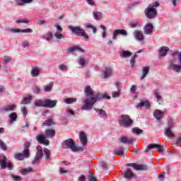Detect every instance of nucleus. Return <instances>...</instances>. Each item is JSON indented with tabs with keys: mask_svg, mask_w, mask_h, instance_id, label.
Listing matches in <instances>:
<instances>
[{
	"mask_svg": "<svg viewBox=\"0 0 181 181\" xmlns=\"http://www.w3.org/2000/svg\"><path fill=\"white\" fill-rule=\"evenodd\" d=\"M30 145L31 144L29 141H26L23 145L24 149L21 154H23V157L25 158V159H28L30 157V152L29 151Z\"/></svg>",
	"mask_w": 181,
	"mask_h": 181,
	"instance_id": "obj_7",
	"label": "nucleus"
},
{
	"mask_svg": "<svg viewBox=\"0 0 181 181\" xmlns=\"http://www.w3.org/2000/svg\"><path fill=\"white\" fill-rule=\"evenodd\" d=\"M78 63H79L80 66H82V67H84V66L86 64V59H84L83 57H80Z\"/></svg>",
	"mask_w": 181,
	"mask_h": 181,
	"instance_id": "obj_55",
	"label": "nucleus"
},
{
	"mask_svg": "<svg viewBox=\"0 0 181 181\" xmlns=\"http://www.w3.org/2000/svg\"><path fill=\"white\" fill-rule=\"evenodd\" d=\"M16 109V105L10 103L6 106H4L2 109L1 111L3 112H9V111H15V110Z\"/></svg>",
	"mask_w": 181,
	"mask_h": 181,
	"instance_id": "obj_17",
	"label": "nucleus"
},
{
	"mask_svg": "<svg viewBox=\"0 0 181 181\" xmlns=\"http://www.w3.org/2000/svg\"><path fill=\"white\" fill-rule=\"evenodd\" d=\"M124 176L125 179H132V177H135V174L132 173V170L128 168L126 171L124 172Z\"/></svg>",
	"mask_w": 181,
	"mask_h": 181,
	"instance_id": "obj_20",
	"label": "nucleus"
},
{
	"mask_svg": "<svg viewBox=\"0 0 181 181\" xmlns=\"http://www.w3.org/2000/svg\"><path fill=\"white\" fill-rule=\"evenodd\" d=\"M57 105V100H52L50 99H47L45 100V106L47 108H54L55 105Z\"/></svg>",
	"mask_w": 181,
	"mask_h": 181,
	"instance_id": "obj_16",
	"label": "nucleus"
},
{
	"mask_svg": "<svg viewBox=\"0 0 181 181\" xmlns=\"http://www.w3.org/2000/svg\"><path fill=\"white\" fill-rule=\"evenodd\" d=\"M127 166L130 168H133L135 170H146L148 169V166L146 165H138L136 163H128Z\"/></svg>",
	"mask_w": 181,
	"mask_h": 181,
	"instance_id": "obj_12",
	"label": "nucleus"
},
{
	"mask_svg": "<svg viewBox=\"0 0 181 181\" xmlns=\"http://www.w3.org/2000/svg\"><path fill=\"white\" fill-rule=\"evenodd\" d=\"M148 6H151V8H158L159 6V3L158 1H155L151 5H149Z\"/></svg>",
	"mask_w": 181,
	"mask_h": 181,
	"instance_id": "obj_64",
	"label": "nucleus"
},
{
	"mask_svg": "<svg viewBox=\"0 0 181 181\" xmlns=\"http://www.w3.org/2000/svg\"><path fill=\"white\" fill-rule=\"evenodd\" d=\"M8 122L10 124H13V122H15L18 119V114H16V112H11L8 115Z\"/></svg>",
	"mask_w": 181,
	"mask_h": 181,
	"instance_id": "obj_27",
	"label": "nucleus"
},
{
	"mask_svg": "<svg viewBox=\"0 0 181 181\" xmlns=\"http://www.w3.org/2000/svg\"><path fill=\"white\" fill-rule=\"evenodd\" d=\"M30 44L29 43V41H28V40H25V41H23V43H22V46H23V47H29V45H30Z\"/></svg>",
	"mask_w": 181,
	"mask_h": 181,
	"instance_id": "obj_63",
	"label": "nucleus"
},
{
	"mask_svg": "<svg viewBox=\"0 0 181 181\" xmlns=\"http://www.w3.org/2000/svg\"><path fill=\"white\" fill-rule=\"evenodd\" d=\"M150 149H156L159 153L163 152V146L158 144H151L147 146V148L144 151L146 153H148Z\"/></svg>",
	"mask_w": 181,
	"mask_h": 181,
	"instance_id": "obj_6",
	"label": "nucleus"
},
{
	"mask_svg": "<svg viewBox=\"0 0 181 181\" xmlns=\"http://www.w3.org/2000/svg\"><path fill=\"white\" fill-rule=\"evenodd\" d=\"M44 153L45 155V159H49L50 158V151L47 148H45Z\"/></svg>",
	"mask_w": 181,
	"mask_h": 181,
	"instance_id": "obj_52",
	"label": "nucleus"
},
{
	"mask_svg": "<svg viewBox=\"0 0 181 181\" xmlns=\"http://www.w3.org/2000/svg\"><path fill=\"white\" fill-rule=\"evenodd\" d=\"M175 59H171L170 61V64L168 66V70H170V69H173V71H176V73H180L181 66L175 64Z\"/></svg>",
	"mask_w": 181,
	"mask_h": 181,
	"instance_id": "obj_9",
	"label": "nucleus"
},
{
	"mask_svg": "<svg viewBox=\"0 0 181 181\" xmlns=\"http://www.w3.org/2000/svg\"><path fill=\"white\" fill-rule=\"evenodd\" d=\"M166 173L163 172L162 174L158 175V180L159 181H165V175Z\"/></svg>",
	"mask_w": 181,
	"mask_h": 181,
	"instance_id": "obj_56",
	"label": "nucleus"
},
{
	"mask_svg": "<svg viewBox=\"0 0 181 181\" xmlns=\"http://www.w3.org/2000/svg\"><path fill=\"white\" fill-rule=\"evenodd\" d=\"M15 2L16 5L22 6L25 4H31V2H33V0H16Z\"/></svg>",
	"mask_w": 181,
	"mask_h": 181,
	"instance_id": "obj_32",
	"label": "nucleus"
},
{
	"mask_svg": "<svg viewBox=\"0 0 181 181\" xmlns=\"http://www.w3.org/2000/svg\"><path fill=\"white\" fill-rule=\"evenodd\" d=\"M69 29L77 36H83L85 39H89L88 35H87L84 29L81 28L80 26H69Z\"/></svg>",
	"mask_w": 181,
	"mask_h": 181,
	"instance_id": "obj_4",
	"label": "nucleus"
},
{
	"mask_svg": "<svg viewBox=\"0 0 181 181\" xmlns=\"http://www.w3.org/2000/svg\"><path fill=\"white\" fill-rule=\"evenodd\" d=\"M86 98L83 99L82 103L83 105L81 106V110L83 111H88L93 109V105L103 98H107L110 100L111 97L107 96L103 93H98L94 95V90L90 86H86L85 88Z\"/></svg>",
	"mask_w": 181,
	"mask_h": 181,
	"instance_id": "obj_1",
	"label": "nucleus"
},
{
	"mask_svg": "<svg viewBox=\"0 0 181 181\" xmlns=\"http://www.w3.org/2000/svg\"><path fill=\"white\" fill-rule=\"evenodd\" d=\"M115 87L116 88L117 90H113L112 92V96L113 97V98H118V97L121 95V92L119 90V83H118V81L115 83Z\"/></svg>",
	"mask_w": 181,
	"mask_h": 181,
	"instance_id": "obj_15",
	"label": "nucleus"
},
{
	"mask_svg": "<svg viewBox=\"0 0 181 181\" xmlns=\"http://www.w3.org/2000/svg\"><path fill=\"white\" fill-rule=\"evenodd\" d=\"M68 53H73L74 52H81V53H84V49H83L81 47L78 46H74L72 47H70L67 49Z\"/></svg>",
	"mask_w": 181,
	"mask_h": 181,
	"instance_id": "obj_28",
	"label": "nucleus"
},
{
	"mask_svg": "<svg viewBox=\"0 0 181 181\" xmlns=\"http://www.w3.org/2000/svg\"><path fill=\"white\" fill-rule=\"evenodd\" d=\"M32 95H28L23 99L21 101V104H30V101H32Z\"/></svg>",
	"mask_w": 181,
	"mask_h": 181,
	"instance_id": "obj_40",
	"label": "nucleus"
},
{
	"mask_svg": "<svg viewBox=\"0 0 181 181\" xmlns=\"http://www.w3.org/2000/svg\"><path fill=\"white\" fill-rule=\"evenodd\" d=\"M119 124L120 127H124V128H129V127H132V124H134V120L131 119L127 115H122L119 119Z\"/></svg>",
	"mask_w": 181,
	"mask_h": 181,
	"instance_id": "obj_2",
	"label": "nucleus"
},
{
	"mask_svg": "<svg viewBox=\"0 0 181 181\" xmlns=\"http://www.w3.org/2000/svg\"><path fill=\"white\" fill-rule=\"evenodd\" d=\"M33 90L35 94H39L40 93V88L39 86H34Z\"/></svg>",
	"mask_w": 181,
	"mask_h": 181,
	"instance_id": "obj_62",
	"label": "nucleus"
},
{
	"mask_svg": "<svg viewBox=\"0 0 181 181\" xmlns=\"http://www.w3.org/2000/svg\"><path fill=\"white\" fill-rule=\"evenodd\" d=\"M176 54H178L179 63L180 64H181V53L179 54V52H175L172 54V56L174 57V56H176Z\"/></svg>",
	"mask_w": 181,
	"mask_h": 181,
	"instance_id": "obj_61",
	"label": "nucleus"
},
{
	"mask_svg": "<svg viewBox=\"0 0 181 181\" xmlns=\"http://www.w3.org/2000/svg\"><path fill=\"white\" fill-rule=\"evenodd\" d=\"M118 35H122V36H128V33L125 30L117 29L115 30L112 33V39L113 40H117V36Z\"/></svg>",
	"mask_w": 181,
	"mask_h": 181,
	"instance_id": "obj_10",
	"label": "nucleus"
},
{
	"mask_svg": "<svg viewBox=\"0 0 181 181\" xmlns=\"http://www.w3.org/2000/svg\"><path fill=\"white\" fill-rule=\"evenodd\" d=\"M4 64H8V63H11L12 62V57L4 56Z\"/></svg>",
	"mask_w": 181,
	"mask_h": 181,
	"instance_id": "obj_50",
	"label": "nucleus"
},
{
	"mask_svg": "<svg viewBox=\"0 0 181 181\" xmlns=\"http://www.w3.org/2000/svg\"><path fill=\"white\" fill-rule=\"evenodd\" d=\"M79 139L81 141V144H82L83 146H86V144H87V135H86L84 132H81L79 134Z\"/></svg>",
	"mask_w": 181,
	"mask_h": 181,
	"instance_id": "obj_24",
	"label": "nucleus"
},
{
	"mask_svg": "<svg viewBox=\"0 0 181 181\" xmlns=\"http://www.w3.org/2000/svg\"><path fill=\"white\" fill-rule=\"evenodd\" d=\"M76 101H77V98H69L65 99L64 103L65 104H73V103H76Z\"/></svg>",
	"mask_w": 181,
	"mask_h": 181,
	"instance_id": "obj_45",
	"label": "nucleus"
},
{
	"mask_svg": "<svg viewBox=\"0 0 181 181\" xmlns=\"http://www.w3.org/2000/svg\"><path fill=\"white\" fill-rule=\"evenodd\" d=\"M134 36L136 40H137L139 42H142L144 39H145V37L144 36V33L141 31L136 30L133 33Z\"/></svg>",
	"mask_w": 181,
	"mask_h": 181,
	"instance_id": "obj_18",
	"label": "nucleus"
},
{
	"mask_svg": "<svg viewBox=\"0 0 181 181\" xmlns=\"http://www.w3.org/2000/svg\"><path fill=\"white\" fill-rule=\"evenodd\" d=\"M120 56L123 59H128V57H131L132 56V52L127 50H122L120 52Z\"/></svg>",
	"mask_w": 181,
	"mask_h": 181,
	"instance_id": "obj_30",
	"label": "nucleus"
},
{
	"mask_svg": "<svg viewBox=\"0 0 181 181\" xmlns=\"http://www.w3.org/2000/svg\"><path fill=\"white\" fill-rule=\"evenodd\" d=\"M55 37L57 39H64V36L62 34V32L57 31L54 33Z\"/></svg>",
	"mask_w": 181,
	"mask_h": 181,
	"instance_id": "obj_48",
	"label": "nucleus"
},
{
	"mask_svg": "<svg viewBox=\"0 0 181 181\" xmlns=\"http://www.w3.org/2000/svg\"><path fill=\"white\" fill-rule=\"evenodd\" d=\"M95 110L98 112V117L107 118V112L105 110L101 109H95Z\"/></svg>",
	"mask_w": 181,
	"mask_h": 181,
	"instance_id": "obj_34",
	"label": "nucleus"
},
{
	"mask_svg": "<svg viewBox=\"0 0 181 181\" xmlns=\"http://www.w3.org/2000/svg\"><path fill=\"white\" fill-rule=\"evenodd\" d=\"M62 148L64 149H71L72 152H77L78 147L76 146V143L71 139H69L62 143Z\"/></svg>",
	"mask_w": 181,
	"mask_h": 181,
	"instance_id": "obj_3",
	"label": "nucleus"
},
{
	"mask_svg": "<svg viewBox=\"0 0 181 181\" xmlns=\"http://www.w3.org/2000/svg\"><path fill=\"white\" fill-rule=\"evenodd\" d=\"M37 150L35 160H39V159H42V156H43V148H42L41 146H37Z\"/></svg>",
	"mask_w": 181,
	"mask_h": 181,
	"instance_id": "obj_23",
	"label": "nucleus"
},
{
	"mask_svg": "<svg viewBox=\"0 0 181 181\" xmlns=\"http://www.w3.org/2000/svg\"><path fill=\"white\" fill-rule=\"evenodd\" d=\"M0 166L1 169H6V168L12 169V163H6V157L4 156H0Z\"/></svg>",
	"mask_w": 181,
	"mask_h": 181,
	"instance_id": "obj_8",
	"label": "nucleus"
},
{
	"mask_svg": "<svg viewBox=\"0 0 181 181\" xmlns=\"http://www.w3.org/2000/svg\"><path fill=\"white\" fill-rule=\"evenodd\" d=\"M0 148L3 149V151H6V144H5L2 140H0Z\"/></svg>",
	"mask_w": 181,
	"mask_h": 181,
	"instance_id": "obj_59",
	"label": "nucleus"
},
{
	"mask_svg": "<svg viewBox=\"0 0 181 181\" xmlns=\"http://www.w3.org/2000/svg\"><path fill=\"white\" fill-rule=\"evenodd\" d=\"M173 125H175V121L172 119L168 120V128H173Z\"/></svg>",
	"mask_w": 181,
	"mask_h": 181,
	"instance_id": "obj_54",
	"label": "nucleus"
},
{
	"mask_svg": "<svg viewBox=\"0 0 181 181\" xmlns=\"http://www.w3.org/2000/svg\"><path fill=\"white\" fill-rule=\"evenodd\" d=\"M56 135V132L54 129H47L45 131L46 138H53Z\"/></svg>",
	"mask_w": 181,
	"mask_h": 181,
	"instance_id": "obj_31",
	"label": "nucleus"
},
{
	"mask_svg": "<svg viewBox=\"0 0 181 181\" xmlns=\"http://www.w3.org/2000/svg\"><path fill=\"white\" fill-rule=\"evenodd\" d=\"M32 172V168H24L22 169L21 173L22 175H28V173H30Z\"/></svg>",
	"mask_w": 181,
	"mask_h": 181,
	"instance_id": "obj_47",
	"label": "nucleus"
},
{
	"mask_svg": "<svg viewBox=\"0 0 181 181\" xmlns=\"http://www.w3.org/2000/svg\"><path fill=\"white\" fill-rule=\"evenodd\" d=\"M138 2L132 3L127 6V9H132L133 8H135V6H137Z\"/></svg>",
	"mask_w": 181,
	"mask_h": 181,
	"instance_id": "obj_57",
	"label": "nucleus"
},
{
	"mask_svg": "<svg viewBox=\"0 0 181 181\" xmlns=\"http://www.w3.org/2000/svg\"><path fill=\"white\" fill-rule=\"evenodd\" d=\"M93 17L95 21H100L103 18V13L101 12L95 11L93 12Z\"/></svg>",
	"mask_w": 181,
	"mask_h": 181,
	"instance_id": "obj_41",
	"label": "nucleus"
},
{
	"mask_svg": "<svg viewBox=\"0 0 181 181\" xmlns=\"http://www.w3.org/2000/svg\"><path fill=\"white\" fill-rule=\"evenodd\" d=\"M16 23H29V20L28 19H23V20H17L16 21Z\"/></svg>",
	"mask_w": 181,
	"mask_h": 181,
	"instance_id": "obj_58",
	"label": "nucleus"
},
{
	"mask_svg": "<svg viewBox=\"0 0 181 181\" xmlns=\"http://www.w3.org/2000/svg\"><path fill=\"white\" fill-rule=\"evenodd\" d=\"M142 132H144V131L138 127L132 129V133L136 135H139V134H142Z\"/></svg>",
	"mask_w": 181,
	"mask_h": 181,
	"instance_id": "obj_46",
	"label": "nucleus"
},
{
	"mask_svg": "<svg viewBox=\"0 0 181 181\" xmlns=\"http://www.w3.org/2000/svg\"><path fill=\"white\" fill-rule=\"evenodd\" d=\"M34 105L35 107H45V100L41 99L35 100Z\"/></svg>",
	"mask_w": 181,
	"mask_h": 181,
	"instance_id": "obj_36",
	"label": "nucleus"
},
{
	"mask_svg": "<svg viewBox=\"0 0 181 181\" xmlns=\"http://www.w3.org/2000/svg\"><path fill=\"white\" fill-rule=\"evenodd\" d=\"M67 69H68L67 65L64 64H60L58 67V70H62V71H66Z\"/></svg>",
	"mask_w": 181,
	"mask_h": 181,
	"instance_id": "obj_49",
	"label": "nucleus"
},
{
	"mask_svg": "<svg viewBox=\"0 0 181 181\" xmlns=\"http://www.w3.org/2000/svg\"><path fill=\"white\" fill-rule=\"evenodd\" d=\"M52 88H53V83H50L44 86V91H45V93H50V91H52Z\"/></svg>",
	"mask_w": 181,
	"mask_h": 181,
	"instance_id": "obj_42",
	"label": "nucleus"
},
{
	"mask_svg": "<svg viewBox=\"0 0 181 181\" xmlns=\"http://www.w3.org/2000/svg\"><path fill=\"white\" fill-rule=\"evenodd\" d=\"M36 139H37V142H39V144H42V145L47 146V145H49V144H50L49 140L46 139V136H45V134H40L37 135Z\"/></svg>",
	"mask_w": 181,
	"mask_h": 181,
	"instance_id": "obj_11",
	"label": "nucleus"
},
{
	"mask_svg": "<svg viewBox=\"0 0 181 181\" xmlns=\"http://www.w3.org/2000/svg\"><path fill=\"white\" fill-rule=\"evenodd\" d=\"M148 73H149V67L148 66L144 67L142 69V76L141 77V80H144V78L146 77V74H148Z\"/></svg>",
	"mask_w": 181,
	"mask_h": 181,
	"instance_id": "obj_37",
	"label": "nucleus"
},
{
	"mask_svg": "<svg viewBox=\"0 0 181 181\" xmlns=\"http://www.w3.org/2000/svg\"><path fill=\"white\" fill-rule=\"evenodd\" d=\"M114 155H117L118 156H124V148H119L117 150H115L113 151Z\"/></svg>",
	"mask_w": 181,
	"mask_h": 181,
	"instance_id": "obj_43",
	"label": "nucleus"
},
{
	"mask_svg": "<svg viewBox=\"0 0 181 181\" xmlns=\"http://www.w3.org/2000/svg\"><path fill=\"white\" fill-rule=\"evenodd\" d=\"M103 73L104 78H108V77H111V76H112L114 71L110 67H105V69L103 71Z\"/></svg>",
	"mask_w": 181,
	"mask_h": 181,
	"instance_id": "obj_19",
	"label": "nucleus"
},
{
	"mask_svg": "<svg viewBox=\"0 0 181 181\" xmlns=\"http://www.w3.org/2000/svg\"><path fill=\"white\" fill-rule=\"evenodd\" d=\"M119 141L122 144H127V145H132V144H134V141H135V139H134V137L128 138L126 136H123L119 138Z\"/></svg>",
	"mask_w": 181,
	"mask_h": 181,
	"instance_id": "obj_13",
	"label": "nucleus"
},
{
	"mask_svg": "<svg viewBox=\"0 0 181 181\" xmlns=\"http://www.w3.org/2000/svg\"><path fill=\"white\" fill-rule=\"evenodd\" d=\"M85 26L86 29H91L92 33H94V35L97 33V28L94 27V25H93L92 24L87 23Z\"/></svg>",
	"mask_w": 181,
	"mask_h": 181,
	"instance_id": "obj_39",
	"label": "nucleus"
},
{
	"mask_svg": "<svg viewBox=\"0 0 181 181\" xmlns=\"http://www.w3.org/2000/svg\"><path fill=\"white\" fill-rule=\"evenodd\" d=\"M10 32H12L13 33H32L33 30L30 28H26L25 30H21V29H11L10 30Z\"/></svg>",
	"mask_w": 181,
	"mask_h": 181,
	"instance_id": "obj_21",
	"label": "nucleus"
},
{
	"mask_svg": "<svg viewBox=\"0 0 181 181\" xmlns=\"http://www.w3.org/2000/svg\"><path fill=\"white\" fill-rule=\"evenodd\" d=\"M168 52H169V47H162L159 49V56L160 57H163L168 54Z\"/></svg>",
	"mask_w": 181,
	"mask_h": 181,
	"instance_id": "obj_29",
	"label": "nucleus"
},
{
	"mask_svg": "<svg viewBox=\"0 0 181 181\" xmlns=\"http://www.w3.org/2000/svg\"><path fill=\"white\" fill-rule=\"evenodd\" d=\"M157 13L158 12L156 11V8L151 6H148L145 10L146 16H147L148 19H154V18H156Z\"/></svg>",
	"mask_w": 181,
	"mask_h": 181,
	"instance_id": "obj_5",
	"label": "nucleus"
},
{
	"mask_svg": "<svg viewBox=\"0 0 181 181\" xmlns=\"http://www.w3.org/2000/svg\"><path fill=\"white\" fill-rule=\"evenodd\" d=\"M21 112L25 117H26V115H28V108L26 106H23L21 107Z\"/></svg>",
	"mask_w": 181,
	"mask_h": 181,
	"instance_id": "obj_53",
	"label": "nucleus"
},
{
	"mask_svg": "<svg viewBox=\"0 0 181 181\" xmlns=\"http://www.w3.org/2000/svg\"><path fill=\"white\" fill-rule=\"evenodd\" d=\"M145 35H152L153 33V25L148 23L144 28Z\"/></svg>",
	"mask_w": 181,
	"mask_h": 181,
	"instance_id": "obj_14",
	"label": "nucleus"
},
{
	"mask_svg": "<svg viewBox=\"0 0 181 181\" xmlns=\"http://www.w3.org/2000/svg\"><path fill=\"white\" fill-rule=\"evenodd\" d=\"M154 96L156 98L157 103L158 104L162 105L163 104V99L162 98V96L160 95V93L158 91V90H154L153 92Z\"/></svg>",
	"mask_w": 181,
	"mask_h": 181,
	"instance_id": "obj_26",
	"label": "nucleus"
},
{
	"mask_svg": "<svg viewBox=\"0 0 181 181\" xmlns=\"http://www.w3.org/2000/svg\"><path fill=\"white\" fill-rule=\"evenodd\" d=\"M164 134L166 136H168V138H173V136H175V134H173V132H172V129L169 127L165 129Z\"/></svg>",
	"mask_w": 181,
	"mask_h": 181,
	"instance_id": "obj_33",
	"label": "nucleus"
},
{
	"mask_svg": "<svg viewBox=\"0 0 181 181\" xmlns=\"http://www.w3.org/2000/svg\"><path fill=\"white\" fill-rule=\"evenodd\" d=\"M52 38L53 34L51 32H48L47 34L44 35V39L47 40V42H49V40H52Z\"/></svg>",
	"mask_w": 181,
	"mask_h": 181,
	"instance_id": "obj_44",
	"label": "nucleus"
},
{
	"mask_svg": "<svg viewBox=\"0 0 181 181\" xmlns=\"http://www.w3.org/2000/svg\"><path fill=\"white\" fill-rule=\"evenodd\" d=\"M149 102L145 101V102H141L137 105V108H141V107H145V108H149Z\"/></svg>",
	"mask_w": 181,
	"mask_h": 181,
	"instance_id": "obj_38",
	"label": "nucleus"
},
{
	"mask_svg": "<svg viewBox=\"0 0 181 181\" xmlns=\"http://www.w3.org/2000/svg\"><path fill=\"white\" fill-rule=\"evenodd\" d=\"M163 115H165V113L159 110H156L153 113V117L159 121V119H162L163 118Z\"/></svg>",
	"mask_w": 181,
	"mask_h": 181,
	"instance_id": "obj_25",
	"label": "nucleus"
},
{
	"mask_svg": "<svg viewBox=\"0 0 181 181\" xmlns=\"http://www.w3.org/2000/svg\"><path fill=\"white\" fill-rule=\"evenodd\" d=\"M50 127L52 125H54V122H53V119H48L43 122L41 126L42 127Z\"/></svg>",
	"mask_w": 181,
	"mask_h": 181,
	"instance_id": "obj_35",
	"label": "nucleus"
},
{
	"mask_svg": "<svg viewBox=\"0 0 181 181\" xmlns=\"http://www.w3.org/2000/svg\"><path fill=\"white\" fill-rule=\"evenodd\" d=\"M15 158L18 159V160H23V159H25V157L23 156V153H17L15 155Z\"/></svg>",
	"mask_w": 181,
	"mask_h": 181,
	"instance_id": "obj_51",
	"label": "nucleus"
},
{
	"mask_svg": "<svg viewBox=\"0 0 181 181\" xmlns=\"http://www.w3.org/2000/svg\"><path fill=\"white\" fill-rule=\"evenodd\" d=\"M32 77H39L40 76V69L39 67H33L30 71Z\"/></svg>",
	"mask_w": 181,
	"mask_h": 181,
	"instance_id": "obj_22",
	"label": "nucleus"
},
{
	"mask_svg": "<svg viewBox=\"0 0 181 181\" xmlns=\"http://www.w3.org/2000/svg\"><path fill=\"white\" fill-rule=\"evenodd\" d=\"M11 177L13 179V180L15 181H21L22 180V177L19 176V175H12Z\"/></svg>",
	"mask_w": 181,
	"mask_h": 181,
	"instance_id": "obj_60",
	"label": "nucleus"
}]
</instances>
